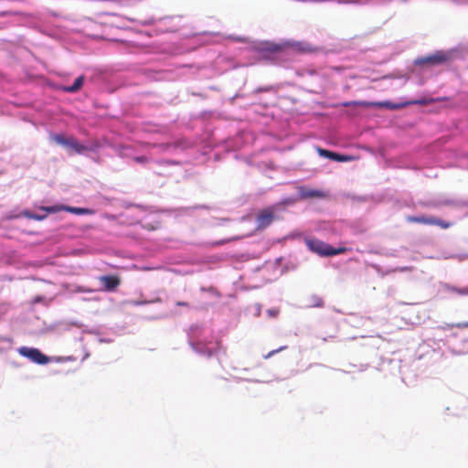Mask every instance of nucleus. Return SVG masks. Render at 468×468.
Listing matches in <instances>:
<instances>
[{
  "label": "nucleus",
  "instance_id": "11",
  "mask_svg": "<svg viewBox=\"0 0 468 468\" xmlns=\"http://www.w3.org/2000/svg\"><path fill=\"white\" fill-rule=\"evenodd\" d=\"M444 98H431V99H420L416 101H412L410 102L403 103V105H410V104H419V105H427L432 102H438L444 101Z\"/></svg>",
  "mask_w": 468,
  "mask_h": 468
},
{
  "label": "nucleus",
  "instance_id": "2",
  "mask_svg": "<svg viewBox=\"0 0 468 468\" xmlns=\"http://www.w3.org/2000/svg\"><path fill=\"white\" fill-rule=\"evenodd\" d=\"M278 217L276 206H270L260 210L256 216L257 229L263 230L268 228Z\"/></svg>",
  "mask_w": 468,
  "mask_h": 468
},
{
  "label": "nucleus",
  "instance_id": "1",
  "mask_svg": "<svg viewBox=\"0 0 468 468\" xmlns=\"http://www.w3.org/2000/svg\"><path fill=\"white\" fill-rule=\"evenodd\" d=\"M305 244L310 250L322 257L335 256L347 251V249L345 247L335 249L318 239H305Z\"/></svg>",
  "mask_w": 468,
  "mask_h": 468
},
{
  "label": "nucleus",
  "instance_id": "22",
  "mask_svg": "<svg viewBox=\"0 0 468 468\" xmlns=\"http://www.w3.org/2000/svg\"><path fill=\"white\" fill-rule=\"evenodd\" d=\"M455 326L457 328H466V327H468V322L458 323V324H455Z\"/></svg>",
  "mask_w": 468,
  "mask_h": 468
},
{
  "label": "nucleus",
  "instance_id": "14",
  "mask_svg": "<svg viewBox=\"0 0 468 468\" xmlns=\"http://www.w3.org/2000/svg\"><path fill=\"white\" fill-rule=\"evenodd\" d=\"M70 148L73 149L74 152L77 154H82L88 150L87 146L80 144L75 138L73 140V143H72Z\"/></svg>",
  "mask_w": 468,
  "mask_h": 468
},
{
  "label": "nucleus",
  "instance_id": "4",
  "mask_svg": "<svg viewBox=\"0 0 468 468\" xmlns=\"http://www.w3.org/2000/svg\"><path fill=\"white\" fill-rule=\"evenodd\" d=\"M407 221L410 223H420V224H425V225H435L439 226L441 229H448L452 226V223L443 221L440 218H437L435 217H416V216H409L407 217Z\"/></svg>",
  "mask_w": 468,
  "mask_h": 468
},
{
  "label": "nucleus",
  "instance_id": "6",
  "mask_svg": "<svg viewBox=\"0 0 468 468\" xmlns=\"http://www.w3.org/2000/svg\"><path fill=\"white\" fill-rule=\"evenodd\" d=\"M446 60H447V56L445 55V53H443L441 51H438L433 55L418 58L416 60V63L418 65H424V64L435 65V64H441Z\"/></svg>",
  "mask_w": 468,
  "mask_h": 468
},
{
  "label": "nucleus",
  "instance_id": "19",
  "mask_svg": "<svg viewBox=\"0 0 468 468\" xmlns=\"http://www.w3.org/2000/svg\"><path fill=\"white\" fill-rule=\"evenodd\" d=\"M313 306L322 307V306H324V301L321 298H316L313 303Z\"/></svg>",
  "mask_w": 468,
  "mask_h": 468
},
{
  "label": "nucleus",
  "instance_id": "17",
  "mask_svg": "<svg viewBox=\"0 0 468 468\" xmlns=\"http://www.w3.org/2000/svg\"><path fill=\"white\" fill-rule=\"evenodd\" d=\"M63 207H65L64 206H53V207H44L43 209H45L47 212H49V213H55V212H58L59 210H62Z\"/></svg>",
  "mask_w": 468,
  "mask_h": 468
},
{
  "label": "nucleus",
  "instance_id": "10",
  "mask_svg": "<svg viewBox=\"0 0 468 468\" xmlns=\"http://www.w3.org/2000/svg\"><path fill=\"white\" fill-rule=\"evenodd\" d=\"M83 81H84V77L80 76L74 80L72 85L65 87L64 90L67 92H76L82 87Z\"/></svg>",
  "mask_w": 468,
  "mask_h": 468
},
{
  "label": "nucleus",
  "instance_id": "7",
  "mask_svg": "<svg viewBox=\"0 0 468 468\" xmlns=\"http://www.w3.org/2000/svg\"><path fill=\"white\" fill-rule=\"evenodd\" d=\"M299 195L302 198L309 199V198H324L326 197V194L319 189H313L305 186H302L299 188Z\"/></svg>",
  "mask_w": 468,
  "mask_h": 468
},
{
  "label": "nucleus",
  "instance_id": "24",
  "mask_svg": "<svg viewBox=\"0 0 468 468\" xmlns=\"http://www.w3.org/2000/svg\"><path fill=\"white\" fill-rule=\"evenodd\" d=\"M176 305L177 306H188V303L186 302H177Z\"/></svg>",
  "mask_w": 468,
  "mask_h": 468
},
{
  "label": "nucleus",
  "instance_id": "21",
  "mask_svg": "<svg viewBox=\"0 0 468 468\" xmlns=\"http://www.w3.org/2000/svg\"><path fill=\"white\" fill-rule=\"evenodd\" d=\"M144 229H147V230H155L156 229V227L154 226L153 224H146V225H144L143 227Z\"/></svg>",
  "mask_w": 468,
  "mask_h": 468
},
{
  "label": "nucleus",
  "instance_id": "12",
  "mask_svg": "<svg viewBox=\"0 0 468 468\" xmlns=\"http://www.w3.org/2000/svg\"><path fill=\"white\" fill-rule=\"evenodd\" d=\"M63 210H67L77 215L92 214L90 209L82 207H63Z\"/></svg>",
  "mask_w": 468,
  "mask_h": 468
},
{
  "label": "nucleus",
  "instance_id": "3",
  "mask_svg": "<svg viewBox=\"0 0 468 468\" xmlns=\"http://www.w3.org/2000/svg\"><path fill=\"white\" fill-rule=\"evenodd\" d=\"M18 353L38 365H45L49 362V357L37 348L22 346L18 349Z\"/></svg>",
  "mask_w": 468,
  "mask_h": 468
},
{
  "label": "nucleus",
  "instance_id": "13",
  "mask_svg": "<svg viewBox=\"0 0 468 468\" xmlns=\"http://www.w3.org/2000/svg\"><path fill=\"white\" fill-rule=\"evenodd\" d=\"M446 288H447V291L450 292L457 293L461 296H468V286L459 288V287L448 285Z\"/></svg>",
  "mask_w": 468,
  "mask_h": 468
},
{
  "label": "nucleus",
  "instance_id": "25",
  "mask_svg": "<svg viewBox=\"0 0 468 468\" xmlns=\"http://www.w3.org/2000/svg\"><path fill=\"white\" fill-rule=\"evenodd\" d=\"M277 350H274V351H271V353H269V355L267 356V357H270L271 355H273L274 353H276Z\"/></svg>",
  "mask_w": 468,
  "mask_h": 468
},
{
  "label": "nucleus",
  "instance_id": "20",
  "mask_svg": "<svg viewBox=\"0 0 468 468\" xmlns=\"http://www.w3.org/2000/svg\"><path fill=\"white\" fill-rule=\"evenodd\" d=\"M134 161L137 162V163H147L148 162V159L147 157L145 156H137L134 158Z\"/></svg>",
  "mask_w": 468,
  "mask_h": 468
},
{
  "label": "nucleus",
  "instance_id": "15",
  "mask_svg": "<svg viewBox=\"0 0 468 468\" xmlns=\"http://www.w3.org/2000/svg\"><path fill=\"white\" fill-rule=\"evenodd\" d=\"M350 159H351V157H349L347 155H341V154H336V153H334L332 154V158H331V160L338 161V162L348 161Z\"/></svg>",
  "mask_w": 468,
  "mask_h": 468
},
{
  "label": "nucleus",
  "instance_id": "5",
  "mask_svg": "<svg viewBox=\"0 0 468 468\" xmlns=\"http://www.w3.org/2000/svg\"><path fill=\"white\" fill-rule=\"evenodd\" d=\"M103 286L102 290L106 292H114L121 284V279L118 275H103L98 278Z\"/></svg>",
  "mask_w": 468,
  "mask_h": 468
},
{
  "label": "nucleus",
  "instance_id": "23",
  "mask_svg": "<svg viewBox=\"0 0 468 468\" xmlns=\"http://www.w3.org/2000/svg\"><path fill=\"white\" fill-rule=\"evenodd\" d=\"M268 49L272 51V52H275V51H278L280 49V47H279V45H271Z\"/></svg>",
  "mask_w": 468,
  "mask_h": 468
},
{
  "label": "nucleus",
  "instance_id": "18",
  "mask_svg": "<svg viewBox=\"0 0 468 468\" xmlns=\"http://www.w3.org/2000/svg\"><path fill=\"white\" fill-rule=\"evenodd\" d=\"M27 218L36 219V220H43L46 218V215L40 216L34 213H27Z\"/></svg>",
  "mask_w": 468,
  "mask_h": 468
},
{
  "label": "nucleus",
  "instance_id": "9",
  "mask_svg": "<svg viewBox=\"0 0 468 468\" xmlns=\"http://www.w3.org/2000/svg\"><path fill=\"white\" fill-rule=\"evenodd\" d=\"M51 138L58 144H60V145H63V146H67V147H70L72 143H73V140H74V137H72V136L66 137V136H64L61 133L54 134V135H52Z\"/></svg>",
  "mask_w": 468,
  "mask_h": 468
},
{
  "label": "nucleus",
  "instance_id": "8",
  "mask_svg": "<svg viewBox=\"0 0 468 468\" xmlns=\"http://www.w3.org/2000/svg\"><path fill=\"white\" fill-rule=\"evenodd\" d=\"M344 106H351V105H362V106H377V107H386V108H388V109H398L399 107H403L404 105L401 104V105H397V104H394L392 102H389V101H382V102H355V101H349V102H345L343 104Z\"/></svg>",
  "mask_w": 468,
  "mask_h": 468
},
{
  "label": "nucleus",
  "instance_id": "16",
  "mask_svg": "<svg viewBox=\"0 0 468 468\" xmlns=\"http://www.w3.org/2000/svg\"><path fill=\"white\" fill-rule=\"evenodd\" d=\"M318 153L321 156L327 157L329 159L332 158V154H334V152H331V151H328L325 149H321V148L318 149Z\"/></svg>",
  "mask_w": 468,
  "mask_h": 468
}]
</instances>
